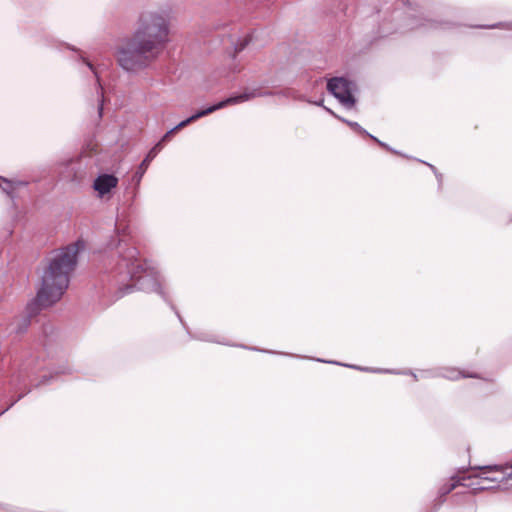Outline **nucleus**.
Instances as JSON below:
<instances>
[{"mask_svg": "<svg viewBox=\"0 0 512 512\" xmlns=\"http://www.w3.org/2000/svg\"><path fill=\"white\" fill-rule=\"evenodd\" d=\"M325 109L331 113L334 117H336L337 119H339L340 121H342L343 123L347 124L352 130H354L356 133L358 134H361V135H364V136H367L369 137L370 133L365 130L358 122H355V121H350L348 119H345L343 117H340L338 115H336L332 110L328 109L325 107Z\"/></svg>", "mask_w": 512, "mask_h": 512, "instance_id": "11", "label": "nucleus"}, {"mask_svg": "<svg viewBox=\"0 0 512 512\" xmlns=\"http://www.w3.org/2000/svg\"><path fill=\"white\" fill-rule=\"evenodd\" d=\"M265 95H270V93H268V92L262 93L258 89L246 90L242 93L233 94V95H231L213 105H210L204 109H200V110L196 111L190 117L182 120L176 126H174L173 130L175 132H177V131L185 128L189 124L195 122L196 120H198L204 116H207L217 110H220L226 106L239 104V103L251 100L255 97L265 96Z\"/></svg>", "mask_w": 512, "mask_h": 512, "instance_id": "6", "label": "nucleus"}, {"mask_svg": "<svg viewBox=\"0 0 512 512\" xmlns=\"http://www.w3.org/2000/svg\"><path fill=\"white\" fill-rule=\"evenodd\" d=\"M502 476L500 477L501 482H506L508 480L512 479V469L508 472L507 470L505 472H500Z\"/></svg>", "mask_w": 512, "mask_h": 512, "instance_id": "25", "label": "nucleus"}, {"mask_svg": "<svg viewBox=\"0 0 512 512\" xmlns=\"http://www.w3.org/2000/svg\"><path fill=\"white\" fill-rule=\"evenodd\" d=\"M118 179L114 175H99L93 183V189L100 198H109L113 189L116 188Z\"/></svg>", "mask_w": 512, "mask_h": 512, "instance_id": "10", "label": "nucleus"}, {"mask_svg": "<svg viewBox=\"0 0 512 512\" xmlns=\"http://www.w3.org/2000/svg\"><path fill=\"white\" fill-rule=\"evenodd\" d=\"M162 147H161V143H156L151 149L150 151L147 153V155L145 156L147 159H149L150 161H152L156 155L161 151Z\"/></svg>", "mask_w": 512, "mask_h": 512, "instance_id": "21", "label": "nucleus"}, {"mask_svg": "<svg viewBox=\"0 0 512 512\" xmlns=\"http://www.w3.org/2000/svg\"><path fill=\"white\" fill-rule=\"evenodd\" d=\"M400 372H401L400 375H411L414 378L415 381L418 380V375L414 371H412L410 369L409 370H403V371L400 370Z\"/></svg>", "mask_w": 512, "mask_h": 512, "instance_id": "28", "label": "nucleus"}, {"mask_svg": "<svg viewBox=\"0 0 512 512\" xmlns=\"http://www.w3.org/2000/svg\"><path fill=\"white\" fill-rule=\"evenodd\" d=\"M391 22H395L393 28L386 27V20L381 25V33L387 35L393 31L408 32L416 29L428 30H448L458 26L456 22L432 18L428 15L422 6L420 0H403L402 7L392 11Z\"/></svg>", "mask_w": 512, "mask_h": 512, "instance_id": "3", "label": "nucleus"}, {"mask_svg": "<svg viewBox=\"0 0 512 512\" xmlns=\"http://www.w3.org/2000/svg\"><path fill=\"white\" fill-rule=\"evenodd\" d=\"M312 359L316 360L318 362L335 364V365L344 366V367H348V368L359 370V371H363V372H367L368 371V367H363V366H359V365L344 364V363L337 362V361H327V360L320 359V358H312Z\"/></svg>", "mask_w": 512, "mask_h": 512, "instance_id": "16", "label": "nucleus"}, {"mask_svg": "<svg viewBox=\"0 0 512 512\" xmlns=\"http://www.w3.org/2000/svg\"><path fill=\"white\" fill-rule=\"evenodd\" d=\"M327 90L348 109L356 103L354 96L356 84L344 77H334L328 80Z\"/></svg>", "mask_w": 512, "mask_h": 512, "instance_id": "7", "label": "nucleus"}, {"mask_svg": "<svg viewBox=\"0 0 512 512\" xmlns=\"http://www.w3.org/2000/svg\"><path fill=\"white\" fill-rule=\"evenodd\" d=\"M169 20L159 12L141 13L137 29L130 37V73L148 67L169 41Z\"/></svg>", "mask_w": 512, "mask_h": 512, "instance_id": "1", "label": "nucleus"}, {"mask_svg": "<svg viewBox=\"0 0 512 512\" xmlns=\"http://www.w3.org/2000/svg\"><path fill=\"white\" fill-rule=\"evenodd\" d=\"M422 377H424V378L442 377V378H445V379H448L451 381H457L461 378H476V379H483L485 381H488V379L481 377L480 374H478V373H475V372L470 373V372H466V371H461V370H459L457 368H453V367H445V368H440L437 370H433V369L424 370L422 372Z\"/></svg>", "mask_w": 512, "mask_h": 512, "instance_id": "9", "label": "nucleus"}, {"mask_svg": "<svg viewBox=\"0 0 512 512\" xmlns=\"http://www.w3.org/2000/svg\"><path fill=\"white\" fill-rule=\"evenodd\" d=\"M151 161L147 159L146 157L142 160V162L139 164L138 168L143 169L145 172L150 165Z\"/></svg>", "mask_w": 512, "mask_h": 512, "instance_id": "27", "label": "nucleus"}, {"mask_svg": "<svg viewBox=\"0 0 512 512\" xmlns=\"http://www.w3.org/2000/svg\"><path fill=\"white\" fill-rule=\"evenodd\" d=\"M483 466H479V467H475L474 469H477L479 470V473L476 474L475 476L481 478L482 480H486V481H490V482H495V483H500V477H490L488 476V474L490 472H484L481 468Z\"/></svg>", "mask_w": 512, "mask_h": 512, "instance_id": "18", "label": "nucleus"}, {"mask_svg": "<svg viewBox=\"0 0 512 512\" xmlns=\"http://www.w3.org/2000/svg\"><path fill=\"white\" fill-rule=\"evenodd\" d=\"M253 38L254 34H249L243 39H239L236 43H234V55L243 51L253 41Z\"/></svg>", "mask_w": 512, "mask_h": 512, "instance_id": "15", "label": "nucleus"}, {"mask_svg": "<svg viewBox=\"0 0 512 512\" xmlns=\"http://www.w3.org/2000/svg\"><path fill=\"white\" fill-rule=\"evenodd\" d=\"M80 243L54 251L47 260L41 276L37 301L41 307L58 302L68 288L70 274L77 264Z\"/></svg>", "mask_w": 512, "mask_h": 512, "instance_id": "2", "label": "nucleus"}, {"mask_svg": "<svg viewBox=\"0 0 512 512\" xmlns=\"http://www.w3.org/2000/svg\"><path fill=\"white\" fill-rule=\"evenodd\" d=\"M369 138L372 139L375 143H377L380 147L384 148L385 150L395 154V155H399V156H402L404 158H408V159H411L410 156L392 148L391 146H389L387 143L379 140L377 137H375L374 135L370 134L369 135Z\"/></svg>", "mask_w": 512, "mask_h": 512, "instance_id": "14", "label": "nucleus"}, {"mask_svg": "<svg viewBox=\"0 0 512 512\" xmlns=\"http://www.w3.org/2000/svg\"><path fill=\"white\" fill-rule=\"evenodd\" d=\"M132 291L155 292L174 309L165 279L156 264L140 258L138 250L130 247V292Z\"/></svg>", "mask_w": 512, "mask_h": 512, "instance_id": "4", "label": "nucleus"}, {"mask_svg": "<svg viewBox=\"0 0 512 512\" xmlns=\"http://www.w3.org/2000/svg\"><path fill=\"white\" fill-rule=\"evenodd\" d=\"M315 105L317 106H323V99L319 100V101H316V102H313Z\"/></svg>", "mask_w": 512, "mask_h": 512, "instance_id": "29", "label": "nucleus"}, {"mask_svg": "<svg viewBox=\"0 0 512 512\" xmlns=\"http://www.w3.org/2000/svg\"><path fill=\"white\" fill-rule=\"evenodd\" d=\"M0 180L7 184V186H6V187H4V188H3V190H4L7 194H11V192H12V184H13V183H12L11 181H9V180H7V179H4V178H1V177H0Z\"/></svg>", "mask_w": 512, "mask_h": 512, "instance_id": "26", "label": "nucleus"}, {"mask_svg": "<svg viewBox=\"0 0 512 512\" xmlns=\"http://www.w3.org/2000/svg\"><path fill=\"white\" fill-rule=\"evenodd\" d=\"M458 485L466 486L465 483H459V482H449L445 483L439 488V498H441V502L444 501V498L446 495H448L450 492H452Z\"/></svg>", "mask_w": 512, "mask_h": 512, "instance_id": "12", "label": "nucleus"}, {"mask_svg": "<svg viewBox=\"0 0 512 512\" xmlns=\"http://www.w3.org/2000/svg\"><path fill=\"white\" fill-rule=\"evenodd\" d=\"M488 487H484V486H481L480 489L483 490V489H487Z\"/></svg>", "mask_w": 512, "mask_h": 512, "instance_id": "31", "label": "nucleus"}, {"mask_svg": "<svg viewBox=\"0 0 512 512\" xmlns=\"http://www.w3.org/2000/svg\"><path fill=\"white\" fill-rule=\"evenodd\" d=\"M145 171L143 169H137L133 178L131 179L132 182H135V184L138 186L141 182L142 177L144 176Z\"/></svg>", "mask_w": 512, "mask_h": 512, "instance_id": "23", "label": "nucleus"}, {"mask_svg": "<svg viewBox=\"0 0 512 512\" xmlns=\"http://www.w3.org/2000/svg\"><path fill=\"white\" fill-rule=\"evenodd\" d=\"M265 95H270V93H268V92L262 93L258 89L246 90L242 93L233 94V95H231L213 105H210L204 109H200V110L196 111L190 117L182 120L176 126H174L173 130L175 132H177V131L185 128L189 124L195 122L196 120H198L204 116H207L217 110H220L226 106L239 104V103L251 100L255 97L265 96Z\"/></svg>", "mask_w": 512, "mask_h": 512, "instance_id": "5", "label": "nucleus"}, {"mask_svg": "<svg viewBox=\"0 0 512 512\" xmlns=\"http://www.w3.org/2000/svg\"><path fill=\"white\" fill-rule=\"evenodd\" d=\"M481 469L484 472H505L508 469H512V461L505 464L484 465Z\"/></svg>", "mask_w": 512, "mask_h": 512, "instance_id": "13", "label": "nucleus"}, {"mask_svg": "<svg viewBox=\"0 0 512 512\" xmlns=\"http://www.w3.org/2000/svg\"><path fill=\"white\" fill-rule=\"evenodd\" d=\"M510 222H512V218L510 219Z\"/></svg>", "mask_w": 512, "mask_h": 512, "instance_id": "32", "label": "nucleus"}, {"mask_svg": "<svg viewBox=\"0 0 512 512\" xmlns=\"http://www.w3.org/2000/svg\"><path fill=\"white\" fill-rule=\"evenodd\" d=\"M176 132L173 130V128H171L170 130H168L162 137L161 139L157 142V143H161V147L163 148V146L165 145V143H167L168 141H170L171 137L175 134Z\"/></svg>", "mask_w": 512, "mask_h": 512, "instance_id": "22", "label": "nucleus"}, {"mask_svg": "<svg viewBox=\"0 0 512 512\" xmlns=\"http://www.w3.org/2000/svg\"><path fill=\"white\" fill-rule=\"evenodd\" d=\"M188 333L192 339H195L198 341L217 343V344H221V345H225V346H235V347H239V348H243V349H247V350L270 353V354H281V355L292 356V357H296V358H305L304 356H300V355L289 354V353H284V352H277V351H273V350L260 349L257 347H250V346H247L244 344H232L225 337H220L213 333L198 332L194 335H192L190 332H188Z\"/></svg>", "mask_w": 512, "mask_h": 512, "instance_id": "8", "label": "nucleus"}, {"mask_svg": "<svg viewBox=\"0 0 512 512\" xmlns=\"http://www.w3.org/2000/svg\"><path fill=\"white\" fill-rule=\"evenodd\" d=\"M478 28H484V29H506V30H512V20L506 21V22H498L491 25H479Z\"/></svg>", "mask_w": 512, "mask_h": 512, "instance_id": "17", "label": "nucleus"}, {"mask_svg": "<svg viewBox=\"0 0 512 512\" xmlns=\"http://www.w3.org/2000/svg\"><path fill=\"white\" fill-rule=\"evenodd\" d=\"M418 161H419V162H421V163H423V164H425V165H427V166L431 169V171L434 173V175L436 176V178H437L439 181L441 180V178H442V174L438 172L437 168H436L434 165H432V164H430V163H427V162H425V161H423V160H419V159H418Z\"/></svg>", "mask_w": 512, "mask_h": 512, "instance_id": "24", "label": "nucleus"}, {"mask_svg": "<svg viewBox=\"0 0 512 512\" xmlns=\"http://www.w3.org/2000/svg\"><path fill=\"white\" fill-rule=\"evenodd\" d=\"M117 58L119 64L126 70L128 69V54L124 49H120L117 52Z\"/></svg>", "mask_w": 512, "mask_h": 512, "instance_id": "20", "label": "nucleus"}, {"mask_svg": "<svg viewBox=\"0 0 512 512\" xmlns=\"http://www.w3.org/2000/svg\"><path fill=\"white\" fill-rule=\"evenodd\" d=\"M176 314H177V317L179 318V320L182 322V318H181L180 314L178 312H176Z\"/></svg>", "mask_w": 512, "mask_h": 512, "instance_id": "30", "label": "nucleus"}, {"mask_svg": "<svg viewBox=\"0 0 512 512\" xmlns=\"http://www.w3.org/2000/svg\"><path fill=\"white\" fill-rule=\"evenodd\" d=\"M367 372L377 373V374H383V373L384 374H395V375L401 374L400 370H396V369L372 368V367H368Z\"/></svg>", "mask_w": 512, "mask_h": 512, "instance_id": "19", "label": "nucleus"}]
</instances>
